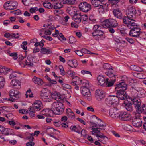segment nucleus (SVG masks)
I'll use <instances>...</instances> for the list:
<instances>
[{
	"mask_svg": "<svg viewBox=\"0 0 146 146\" xmlns=\"http://www.w3.org/2000/svg\"><path fill=\"white\" fill-rule=\"evenodd\" d=\"M56 102H54L52 104L50 113L56 114L60 115L62 113L64 110V106L63 104L65 100L68 103H70L65 99L62 98L59 96L56 99Z\"/></svg>",
	"mask_w": 146,
	"mask_h": 146,
	"instance_id": "obj_1",
	"label": "nucleus"
},
{
	"mask_svg": "<svg viewBox=\"0 0 146 146\" xmlns=\"http://www.w3.org/2000/svg\"><path fill=\"white\" fill-rule=\"evenodd\" d=\"M126 25L127 27L131 29L129 33L130 36L135 37H139L140 35L142 33L141 30L135 20H132L130 23Z\"/></svg>",
	"mask_w": 146,
	"mask_h": 146,
	"instance_id": "obj_2",
	"label": "nucleus"
},
{
	"mask_svg": "<svg viewBox=\"0 0 146 146\" xmlns=\"http://www.w3.org/2000/svg\"><path fill=\"white\" fill-rule=\"evenodd\" d=\"M131 100L133 101L137 112L139 114L142 113L146 115V106L143 104L142 107H141V100L139 98H131Z\"/></svg>",
	"mask_w": 146,
	"mask_h": 146,
	"instance_id": "obj_3",
	"label": "nucleus"
},
{
	"mask_svg": "<svg viewBox=\"0 0 146 146\" xmlns=\"http://www.w3.org/2000/svg\"><path fill=\"white\" fill-rule=\"evenodd\" d=\"M89 83H86L85 86H83L81 88V93L84 96L85 99L88 101H91L92 99V96L91 94L90 90L88 88H89Z\"/></svg>",
	"mask_w": 146,
	"mask_h": 146,
	"instance_id": "obj_4",
	"label": "nucleus"
},
{
	"mask_svg": "<svg viewBox=\"0 0 146 146\" xmlns=\"http://www.w3.org/2000/svg\"><path fill=\"white\" fill-rule=\"evenodd\" d=\"M136 10H126V13L127 16L123 19V23L126 24L130 23V22L134 20L131 19L136 13Z\"/></svg>",
	"mask_w": 146,
	"mask_h": 146,
	"instance_id": "obj_5",
	"label": "nucleus"
},
{
	"mask_svg": "<svg viewBox=\"0 0 146 146\" xmlns=\"http://www.w3.org/2000/svg\"><path fill=\"white\" fill-rule=\"evenodd\" d=\"M115 88L117 91V95L127 94L125 91L127 88V85L125 83H120L117 84Z\"/></svg>",
	"mask_w": 146,
	"mask_h": 146,
	"instance_id": "obj_6",
	"label": "nucleus"
},
{
	"mask_svg": "<svg viewBox=\"0 0 146 146\" xmlns=\"http://www.w3.org/2000/svg\"><path fill=\"white\" fill-rule=\"evenodd\" d=\"M105 101L108 106H114L118 104V98L116 96H110L105 99Z\"/></svg>",
	"mask_w": 146,
	"mask_h": 146,
	"instance_id": "obj_7",
	"label": "nucleus"
},
{
	"mask_svg": "<svg viewBox=\"0 0 146 146\" xmlns=\"http://www.w3.org/2000/svg\"><path fill=\"white\" fill-rule=\"evenodd\" d=\"M102 25L103 27H109L110 26L115 28L118 26V24L115 19L110 18L104 21Z\"/></svg>",
	"mask_w": 146,
	"mask_h": 146,
	"instance_id": "obj_8",
	"label": "nucleus"
},
{
	"mask_svg": "<svg viewBox=\"0 0 146 146\" xmlns=\"http://www.w3.org/2000/svg\"><path fill=\"white\" fill-rule=\"evenodd\" d=\"M20 93L19 91L11 89L9 91L10 96L11 98L9 99V100L12 102H14L17 100L19 98Z\"/></svg>",
	"mask_w": 146,
	"mask_h": 146,
	"instance_id": "obj_9",
	"label": "nucleus"
},
{
	"mask_svg": "<svg viewBox=\"0 0 146 146\" xmlns=\"http://www.w3.org/2000/svg\"><path fill=\"white\" fill-rule=\"evenodd\" d=\"M17 3L14 1H8L5 2L4 5L5 9H15L17 8Z\"/></svg>",
	"mask_w": 146,
	"mask_h": 146,
	"instance_id": "obj_10",
	"label": "nucleus"
},
{
	"mask_svg": "<svg viewBox=\"0 0 146 146\" xmlns=\"http://www.w3.org/2000/svg\"><path fill=\"white\" fill-rule=\"evenodd\" d=\"M32 106H30L29 109L34 110L35 111H39L43 108V106L40 101L36 100L33 104Z\"/></svg>",
	"mask_w": 146,
	"mask_h": 146,
	"instance_id": "obj_11",
	"label": "nucleus"
},
{
	"mask_svg": "<svg viewBox=\"0 0 146 146\" xmlns=\"http://www.w3.org/2000/svg\"><path fill=\"white\" fill-rule=\"evenodd\" d=\"M49 91L46 88L43 89L40 94L41 98L44 102H47L49 101Z\"/></svg>",
	"mask_w": 146,
	"mask_h": 146,
	"instance_id": "obj_12",
	"label": "nucleus"
},
{
	"mask_svg": "<svg viewBox=\"0 0 146 146\" xmlns=\"http://www.w3.org/2000/svg\"><path fill=\"white\" fill-rule=\"evenodd\" d=\"M95 95L96 99L98 101L102 100L104 99L105 97L104 94V91L99 89L96 90Z\"/></svg>",
	"mask_w": 146,
	"mask_h": 146,
	"instance_id": "obj_13",
	"label": "nucleus"
},
{
	"mask_svg": "<svg viewBox=\"0 0 146 146\" xmlns=\"http://www.w3.org/2000/svg\"><path fill=\"white\" fill-rule=\"evenodd\" d=\"M132 123L133 126L137 127H139L142 125V121L139 116L133 117Z\"/></svg>",
	"mask_w": 146,
	"mask_h": 146,
	"instance_id": "obj_14",
	"label": "nucleus"
},
{
	"mask_svg": "<svg viewBox=\"0 0 146 146\" xmlns=\"http://www.w3.org/2000/svg\"><path fill=\"white\" fill-rule=\"evenodd\" d=\"M118 118L121 120L127 121L129 120L131 116L126 112L121 111L119 113Z\"/></svg>",
	"mask_w": 146,
	"mask_h": 146,
	"instance_id": "obj_15",
	"label": "nucleus"
},
{
	"mask_svg": "<svg viewBox=\"0 0 146 146\" xmlns=\"http://www.w3.org/2000/svg\"><path fill=\"white\" fill-rule=\"evenodd\" d=\"M119 111L115 107L111 108L109 110V114L113 118L118 117L119 116Z\"/></svg>",
	"mask_w": 146,
	"mask_h": 146,
	"instance_id": "obj_16",
	"label": "nucleus"
},
{
	"mask_svg": "<svg viewBox=\"0 0 146 146\" xmlns=\"http://www.w3.org/2000/svg\"><path fill=\"white\" fill-rule=\"evenodd\" d=\"M102 130L101 128H92V130L93 131V132L96 133V136L98 138L100 137L104 139L105 138L107 137L105 136L104 135V134L100 132V130Z\"/></svg>",
	"mask_w": 146,
	"mask_h": 146,
	"instance_id": "obj_17",
	"label": "nucleus"
},
{
	"mask_svg": "<svg viewBox=\"0 0 146 146\" xmlns=\"http://www.w3.org/2000/svg\"><path fill=\"white\" fill-rule=\"evenodd\" d=\"M11 86L14 88L19 89L21 88V82L18 80L13 79L10 83Z\"/></svg>",
	"mask_w": 146,
	"mask_h": 146,
	"instance_id": "obj_18",
	"label": "nucleus"
},
{
	"mask_svg": "<svg viewBox=\"0 0 146 146\" xmlns=\"http://www.w3.org/2000/svg\"><path fill=\"white\" fill-rule=\"evenodd\" d=\"M80 16V13H77L74 12L73 15V19L76 22L79 23L81 21Z\"/></svg>",
	"mask_w": 146,
	"mask_h": 146,
	"instance_id": "obj_19",
	"label": "nucleus"
},
{
	"mask_svg": "<svg viewBox=\"0 0 146 146\" xmlns=\"http://www.w3.org/2000/svg\"><path fill=\"white\" fill-rule=\"evenodd\" d=\"M97 80L98 85L101 86H104L105 85L106 80L104 77L101 75H99L97 77Z\"/></svg>",
	"mask_w": 146,
	"mask_h": 146,
	"instance_id": "obj_20",
	"label": "nucleus"
},
{
	"mask_svg": "<svg viewBox=\"0 0 146 146\" xmlns=\"http://www.w3.org/2000/svg\"><path fill=\"white\" fill-rule=\"evenodd\" d=\"M80 9H91V5L86 2L82 3L79 5Z\"/></svg>",
	"mask_w": 146,
	"mask_h": 146,
	"instance_id": "obj_21",
	"label": "nucleus"
},
{
	"mask_svg": "<svg viewBox=\"0 0 146 146\" xmlns=\"http://www.w3.org/2000/svg\"><path fill=\"white\" fill-rule=\"evenodd\" d=\"M108 78H107L106 80L105 85L106 87H110L113 86L116 81V78H112L110 81H109Z\"/></svg>",
	"mask_w": 146,
	"mask_h": 146,
	"instance_id": "obj_22",
	"label": "nucleus"
},
{
	"mask_svg": "<svg viewBox=\"0 0 146 146\" xmlns=\"http://www.w3.org/2000/svg\"><path fill=\"white\" fill-rule=\"evenodd\" d=\"M113 13L114 16L117 18L121 19H122V13L120 10H114Z\"/></svg>",
	"mask_w": 146,
	"mask_h": 146,
	"instance_id": "obj_23",
	"label": "nucleus"
},
{
	"mask_svg": "<svg viewBox=\"0 0 146 146\" xmlns=\"http://www.w3.org/2000/svg\"><path fill=\"white\" fill-rule=\"evenodd\" d=\"M32 81L35 84H37L39 85H41L43 83L42 79L36 76L33 77L32 79Z\"/></svg>",
	"mask_w": 146,
	"mask_h": 146,
	"instance_id": "obj_24",
	"label": "nucleus"
},
{
	"mask_svg": "<svg viewBox=\"0 0 146 146\" xmlns=\"http://www.w3.org/2000/svg\"><path fill=\"white\" fill-rule=\"evenodd\" d=\"M12 70L10 68L0 66V73H3L4 74H6L8 72L12 71Z\"/></svg>",
	"mask_w": 146,
	"mask_h": 146,
	"instance_id": "obj_25",
	"label": "nucleus"
},
{
	"mask_svg": "<svg viewBox=\"0 0 146 146\" xmlns=\"http://www.w3.org/2000/svg\"><path fill=\"white\" fill-rule=\"evenodd\" d=\"M23 62H24L26 65H27L29 67L33 66V59L31 58H27V60H25V61H23V62L22 63H23Z\"/></svg>",
	"mask_w": 146,
	"mask_h": 146,
	"instance_id": "obj_26",
	"label": "nucleus"
},
{
	"mask_svg": "<svg viewBox=\"0 0 146 146\" xmlns=\"http://www.w3.org/2000/svg\"><path fill=\"white\" fill-rule=\"evenodd\" d=\"M125 107L126 110L130 112L132 111L133 110V108L132 105L133 104L131 102H128L126 104L125 103Z\"/></svg>",
	"mask_w": 146,
	"mask_h": 146,
	"instance_id": "obj_27",
	"label": "nucleus"
},
{
	"mask_svg": "<svg viewBox=\"0 0 146 146\" xmlns=\"http://www.w3.org/2000/svg\"><path fill=\"white\" fill-rule=\"evenodd\" d=\"M113 69H111L108 72H105V74L109 76V77L112 78H116V76L113 73Z\"/></svg>",
	"mask_w": 146,
	"mask_h": 146,
	"instance_id": "obj_28",
	"label": "nucleus"
},
{
	"mask_svg": "<svg viewBox=\"0 0 146 146\" xmlns=\"http://www.w3.org/2000/svg\"><path fill=\"white\" fill-rule=\"evenodd\" d=\"M104 34L103 32L101 30L99 29V30L96 31H93L92 33V35H94V36H102Z\"/></svg>",
	"mask_w": 146,
	"mask_h": 146,
	"instance_id": "obj_29",
	"label": "nucleus"
},
{
	"mask_svg": "<svg viewBox=\"0 0 146 146\" xmlns=\"http://www.w3.org/2000/svg\"><path fill=\"white\" fill-rule=\"evenodd\" d=\"M82 22L83 24H86L88 21V17L86 15L80 16Z\"/></svg>",
	"mask_w": 146,
	"mask_h": 146,
	"instance_id": "obj_30",
	"label": "nucleus"
},
{
	"mask_svg": "<svg viewBox=\"0 0 146 146\" xmlns=\"http://www.w3.org/2000/svg\"><path fill=\"white\" fill-rule=\"evenodd\" d=\"M61 2L63 3L73 4L76 3L75 0H61Z\"/></svg>",
	"mask_w": 146,
	"mask_h": 146,
	"instance_id": "obj_31",
	"label": "nucleus"
},
{
	"mask_svg": "<svg viewBox=\"0 0 146 146\" xmlns=\"http://www.w3.org/2000/svg\"><path fill=\"white\" fill-rule=\"evenodd\" d=\"M67 115L70 119H73L75 118V115L72 111L70 109V111L67 112Z\"/></svg>",
	"mask_w": 146,
	"mask_h": 146,
	"instance_id": "obj_32",
	"label": "nucleus"
},
{
	"mask_svg": "<svg viewBox=\"0 0 146 146\" xmlns=\"http://www.w3.org/2000/svg\"><path fill=\"white\" fill-rule=\"evenodd\" d=\"M71 62H72V66L74 68H76L78 65L77 61L76 60H69L68 62V65H70Z\"/></svg>",
	"mask_w": 146,
	"mask_h": 146,
	"instance_id": "obj_33",
	"label": "nucleus"
},
{
	"mask_svg": "<svg viewBox=\"0 0 146 146\" xmlns=\"http://www.w3.org/2000/svg\"><path fill=\"white\" fill-rule=\"evenodd\" d=\"M43 5L44 7L46 8L50 9L52 8L51 4L48 1L44 2L43 3Z\"/></svg>",
	"mask_w": 146,
	"mask_h": 146,
	"instance_id": "obj_34",
	"label": "nucleus"
},
{
	"mask_svg": "<svg viewBox=\"0 0 146 146\" xmlns=\"http://www.w3.org/2000/svg\"><path fill=\"white\" fill-rule=\"evenodd\" d=\"M130 69L132 70L136 71H141V68L135 65H132L130 66Z\"/></svg>",
	"mask_w": 146,
	"mask_h": 146,
	"instance_id": "obj_35",
	"label": "nucleus"
},
{
	"mask_svg": "<svg viewBox=\"0 0 146 146\" xmlns=\"http://www.w3.org/2000/svg\"><path fill=\"white\" fill-rule=\"evenodd\" d=\"M41 51L42 53L43 54H49L51 53V51L50 50L48 49H46L45 48H42L41 49Z\"/></svg>",
	"mask_w": 146,
	"mask_h": 146,
	"instance_id": "obj_36",
	"label": "nucleus"
},
{
	"mask_svg": "<svg viewBox=\"0 0 146 146\" xmlns=\"http://www.w3.org/2000/svg\"><path fill=\"white\" fill-rule=\"evenodd\" d=\"M70 129L72 131L76 132L79 133L80 132V130L76 126H71L70 127Z\"/></svg>",
	"mask_w": 146,
	"mask_h": 146,
	"instance_id": "obj_37",
	"label": "nucleus"
},
{
	"mask_svg": "<svg viewBox=\"0 0 146 146\" xmlns=\"http://www.w3.org/2000/svg\"><path fill=\"white\" fill-rule=\"evenodd\" d=\"M5 83L4 78L1 76H0V89L3 88Z\"/></svg>",
	"mask_w": 146,
	"mask_h": 146,
	"instance_id": "obj_38",
	"label": "nucleus"
},
{
	"mask_svg": "<svg viewBox=\"0 0 146 146\" xmlns=\"http://www.w3.org/2000/svg\"><path fill=\"white\" fill-rule=\"evenodd\" d=\"M10 129L7 128L5 129L3 127V129L2 131H1V133L5 135H8L9 132V130H11Z\"/></svg>",
	"mask_w": 146,
	"mask_h": 146,
	"instance_id": "obj_39",
	"label": "nucleus"
},
{
	"mask_svg": "<svg viewBox=\"0 0 146 146\" xmlns=\"http://www.w3.org/2000/svg\"><path fill=\"white\" fill-rule=\"evenodd\" d=\"M117 96L118 98V102L119 99L124 100L127 99V95H118L116 96Z\"/></svg>",
	"mask_w": 146,
	"mask_h": 146,
	"instance_id": "obj_40",
	"label": "nucleus"
},
{
	"mask_svg": "<svg viewBox=\"0 0 146 146\" xmlns=\"http://www.w3.org/2000/svg\"><path fill=\"white\" fill-rule=\"evenodd\" d=\"M31 90L30 89H29L27 90L26 92V94H25L26 97V98L28 97V96H29V97L30 98L33 97V94L31 93V94H30V93H31Z\"/></svg>",
	"mask_w": 146,
	"mask_h": 146,
	"instance_id": "obj_41",
	"label": "nucleus"
},
{
	"mask_svg": "<svg viewBox=\"0 0 146 146\" xmlns=\"http://www.w3.org/2000/svg\"><path fill=\"white\" fill-rule=\"evenodd\" d=\"M28 110L29 111L30 117H35V111L31 109V110H30L29 109V107L28 108Z\"/></svg>",
	"mask_w": 146,
	"mask_h": 146,
	"instance_id": "obj_42",
	"label": "nucleus"
},
{
	"mask_svg": "<svg viewBox=\"0 0 146 146\" xmlns=\"http://www.w3.org/2000/svg\"><path fill=\"white\" fill-rule=\"evenodd\" d=\"M81 50L82 52V53H83H83H84L85 54H95L94 53H91L90 52V51L86 49V48L82 49Z\"/></svg>",
	"mask_w": 146,
	"mask_h": 146,
	"instance_id": "obj_43",
	"label": "nucleus"
},
{
	"mask_svg": "<svg viewBox=\"0 0 146 146\" xmlns=\"http://www.w3.org/2000/svg\"><path fill=\"white\" fill-rule=\"evenodd\" d=\"M69 43L71 44H74L76 41V39L73 36H70L69 37Z\"/></svg>",
	"mask_w": 146,
	"mask_h": 146,
	"instance_id": "obj_44",
	"label": "nucleus"
},
{
	"mask_svg": "<svg viewBox=\"0 0 146 146\" xmlns=\"http://www.w3.org/2000/svg\"><path fill=\"white\" fill-rule=\"evenodd\" d=\"M50 110L49 109H44L40 112V113L41 114L46 115V114H47V112H48L50 113Z\"/></svg>",
	"mask_w": 146,
	"mask_h": 146,
	"instance_id": "obj_45",
	"label": "nucleus"
},
{
	"mask_svg": "<svg viewBox=\"0 0 146 146\" xmlns=\"http://www.w3.org/2000/svg\"><path fill=\"white\" fill-rule=\"evenodd\" d=\"M110 64L108 63L105 64L103 65V68L106 70H110L111 68Z\"/></svg>",
	"mask_w": 146,
	"mask_h": 146,
	"instance_id": "obj_46",
	"label": "nucleus"
},
{
	"mask_svg": "<svg viewBox=\"0 0 146 146\" xmlns=\"http://www.w3.org/2000/svg\"><path fill=\"white\" fill-rule=\"evenodd\" d=\"M101 27V26L98 25H94L93 29V31H96L99 30V29H100Z\"/></svg>",
	"mask_w": 146,
	"mask_h": 146,
	"instance_id": "obj_47",
	"label": "nucleus"
},
{
	"mask_svg": "<svg viewBox=\"0 0 146 146\" xmlns=\"http://www.w3.org/2000/svg\"><path fill=\"white\" fill-rule=\"evenodd\" d=\"M10 13L16 15H18L21 14V11L20 10H16L13 11H11Z\"/></svg>",
	"mask_w": 146,
	"mask_h": 146,
	"instance_id": "obj_48",
	"label": "nucleus"
},
{
	"mask_svg": "<svg viewBox=\"0 0 146 146\" xmlns=\"http://www.w3.org/2000/svg\"><path fill=\"white\" fill-rule=\"evenodd\" d=\"M67 73L70 76L72 77H74V76L75 75V73L73 71H72L70 70L68 71Z\"/></svg>",
	"mask_w": 146,
	"mask_h": 146,
	"instance_id": "obj_49",
	"label": "nucleus"
},
{
	"mask_svg": "<svg viewBox=\"0 0 146 146\" xmlns=\"http://www.w3.org/2000/svg\"><path fill=\"white\" fill-rule=\"evenodd\" d=\"M54 6L55 7L54 8V9H59L62 8V5L60 3H57Z\"/></svg>",
	"mask_w": 146,
	"mask_h": 146,
	"instance_id": "obj_50",
	"label": "nucleus"
},
{
	"mask_svg": "<svg viewBox=\"0 0 146 146\" xmlns=\"http://www.w3.org/2000/svg\"><path fill=\"white\" fill-rule=\"evenodd\" d=\"M54 13L56 16H58L59 15L62 14V12L61 10H55L54 11Z\"/></svg>",
	"mask_w": 146,
	"mask_h": 146,
	"instance_id": "obj_51",
	"label": "nucleus"
},
{
	"mask_svg": "<svg viewBox=\"0 0 146 146\" xmlns=\"http://www.w3.org/2000/svg\"><path fill=\"white\" fill-rule=\"evenodd\" d=\"M9 54L10 56H12L13 57V58L14 60H16L17 59V54L16 53H9Z\"/></svg>",
	"mask_w": 146,
	"mask_h": 146,
	"instance_id": "obj_52",
	"label": "nucleus"
},
{
	"mask_svg": "<svg viewBox=\"0 0 146 146\" xmlns=\"http://www.w3.org/2000/svg\"><path fill=\"white\" fill-rule=\"evenodd\" d=\"M11 38H15L17 39L19 38V35L18 33L15 34L14 33H11Z\"/></svg>",
	"mask_w": 146,
	"mask_h": 146,
	"instance_id": "obj_53",
	"label": "nucleus"
},
{
	"mask_svg": "<svg viewBox=\"0 0 146 146\" xmlns=\"http://www.w3.org/2000/svg\"><path fill=\"white\" fill-rule=\"evenodd\" d=\"M81 73L83 74H90L92 76L91 72L89 71L83 70H82Z\"/></svg>",
	"mask_w": 146,
	"mask_h": 146,
	"instance_id": "obj_54",
	"label": "nucleus"
},
{
	"mask_svg": "<svg viewBox=\"0 0 146 146\" xmlns=\"http://www.w3.org/2000/svg\"><path fill=\"white\" fill-rule=\"evenodd\" d=\"M108 28V31L111 33H113L115 32L114 28L113 27H107Z\"/></svg>",
	"mask_w": 146,
	"mask_h": 146,
	"instance_id": "obj_55",
	"label": "nucleus"
},
{
	"mask_svg": "<svg viewBox=\"0 0 146 146\" xmlns=\"http://www.w3.org/2000/svg\"><path fill=\"white\" fill-rule=\"evenodd\" d=\"M76 54L80 56H82L83 55V54L81 50H76L75 51Z\"/></svg>",
	"mask_w": 146,
	"mask_h": 146,
	"instance_id": "obj_56",
	"label": "nucleus"
},
{
	"mask_svg": "<svg viewBox=\"0 0 146 146\" xmlns=\"http://www.w3.org/2000/svg\"><path fill=\"white\" fill-rule=\"evenodd\" d=\"M125 39L127 41L131 44H132L134 43V41L131 38L127 37L125 38Z\"/></svg>",
	"mask_w": 146,
	"mask_h": 146,
	"instance_id": "obj_57",
	"label": "nucleus"
},
{
	"mask_svg": "<svg viewBox=\"0 0 146 146\" xmlns=\"http://www.w3.org/2000/svg\"><path fill=\"white\" fill-rule=\"evenodd\" d=\"M16 72L15 71L13 72V73L11 74L10 75L9 78L10 79H12L16 77L17 76L16 74L14 73Z\"/></svg>",
	"mask_w": 146,
	"mask_h": 146,
	"instance_id": "obj_58",
	"label": "nucleus"
},
{
	"mask_svg": "<svg viewBox=\"0 0 146 146\" xmlns=\"http://www.w3.org/2000/svg\"><path fill=\"white\" fill-rule=\"evenodd\" d=\"M137 74V77L138 78L141 79H144L145 78V76H143V75L142 74H141L140 73H136Z\"/></svg>",
	"mask_w": 146,
	"mask_h": 146,
	"instance_id": "obj_59",
	"label": "nucleus"
},
{
	"mask_svg": "<svg viewBox=\"0 0 146 146\" xmlns=\"http://www.w3.org/2000/svg\"><path fill=\"white\" fill-rule=\"evenodd\" d=\"M54 124L56 127H59L60 126L61 124L60 122L59 121H54L53 122Z\"/></svg>",
	"mask_w": 146,
	"mask_h": 146,
	"instance_id": "obj_60",
	"label": "nucleus"
},
{
	"mask_svg": "<svg viewBox=\"0 0 146 146\" xmlns=\"http://www.w3.org/2000/svg\"><path fill=\"white\" fill-rule=\"evenodd\" d=\"M79 78L78 77H74L72 79V84L73 85H76V83L77 82L76 81H75V79H78Z\"/></svg>",
	"mask_w": 146,
	"mask_h": 146,
	"instance_id": "obj_61",
	"label": "nucleus"
},
{
	"mask_svg": "<svg viewBox=\"0 0 146 146\" xmlns=\"http://www.w3.org/2000/svg\"><path fill=\"white\" fill-rule=\"evenodd\" d=\"M35 145V143L33 142L30 141L27 142L26 144L27 146H33Z\"/></svg>",
	"mask_w": 146,
	"mask_h": 146,
	"instance_id": "obj_62",
	"label": "nucleus"
},
{
	"mask_svg": "<svg viewBox=\"0 0 146 146\" xmlns=\"http://www.w3.org/2000/svg\"><path fill=\"white\" fill-rule=\"evenodd\" d=\"M87 110L89 111H91V112H93L94 111V110L92 106H89L87 108Z\"/></svg>",
	"mask_w": 146,
	"mask_h": 146,
	"instance_id": "obj_63",
	"label": "nucleus"
},
{
	"mask_svg": "<svg viewBox=\"0 0 146 146\" xmlns=\"http://www.w3.org/2000/svg\"><path fill=\"white\" fill-rule=\"evenodd\" d=\"M11 34H9L7 33H5L4 35V36L7 38H8L9 37H11Z\"/></svg>",
	"mask_w": 146,
	"mask_h": 146,
	"instance_id": "obj_64",
	"label": "nucleus"
}]
</instances>
